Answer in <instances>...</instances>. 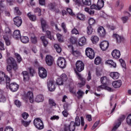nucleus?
<instances>
[{"instance_id": "1", "label": "nucleus", "mask_w": 131, "mask_h": 131, "mask_svg": "<svg viewBox=\"0 0 131 131\" xmlns=\"http://www.w3.org/2000/svg\"><path fill=\"white\" fill-rule=\"evenodd\" d=\"M0 74H2V75L4 76V78H5L6 80V88L7 89H10V91L11 92H17L18 91V89H19V85L17 84L16 82H12L10 84V81H11V79L9 76L7 75H6L5 73L3 72H1Z\"/></svg>"}, {"instance_id": "2", "label": "nucleus", "mask_w": 131, "mask_h": 131, "mask_svg": "<svg viewBox=\"0 0 131 131\" xmlns=\"http://www.w3.org/2000/svg\"><path fill=\"white\" fill-rule=\"evenodd\" d=\"M23 99L25 102H28V101H30V103H33V102H34L33 93L31 91H29L27 93H25Z\"/></svg>"}, {"instance_id": "3", "label": "nucleus", "mask_w": 131, "mask_h": 131, "mask_svg": "<svg viewBox=\"0 0 131 131\" xmlns=\"http://www.w3.org/2000/svg\"><path fill=\"white\" fill-rule=\"evenodd\" d=\"M33 123L37 129H43L45 127V126H43V122L40 118H37L35 119L33 121Z\"/></svg>"}, {"instance_id": "4", "label": "nucleus", "mask_w": 131, "mask_h": 131, "mask_svg": "<svg viewBox=\"0 0 131 131\" xmlns=\"http://www.w3.org/2000/svg\"><path fill=\"white\" fill-rule=\"evenodd\" d=\"M57 64L58 67L61 69H64V68H66L67 62L64 57H60L57 59Z\"/></svg>"}, {"instance_id": "5", "label": "nucleus", "mask_w": 131, "mask_h": 131, "mask_svg": "<svg viewBox=\"0 0 131 131\" xmlns=\"http://www.w3.org/2000/svg\"><path fill=\"white\" fill-rule=\"evenodd\" d=\"M6 62L8 65H11L12 66L13 69L15 71L18 69V66L17 65V62L15 59L13 57H9L6 59Z\"/></svg>"}, {"instance_id": "6", "label": "nucleus", "mask_w": 131, "mask_h": 131, "mask_svg": "<svg viewBox=\"0 0 131 131\" xmlns=\"http://www.w3.org/2000/svg\"><path fill=\"white\" fill-rule=\"evenodd\" d=\"M85 55L89 58V59H91L92 60V59H94L95 58V51L93 49L91 48H87L85 49Z\"/></svg>"}, {"instance_id": "7", "label": "nucleus", "mask_w": 131, "mask_h": 131, "mask_svg": "<svg viewBox=\"0 0 131 131\" xmlns=\"http://www.w3.org/2000/svg\"><path fill=\"white\" fill-rule=\"evenodd\" d=\"M98 10V6L95 4L91 5L90 8L88 7L84 8L85 12L90 14V15H94L95 14V10Z\"/></svg>"}, {"instance_id": "8", "label": "nucleus", "mask_w": 131, "mask_h": 131, "mask_svg": "<svg viewBox=\"0 0 131 131\" xmlns=\"http://www.w3.org/2000/svg\"><path fill=\"white\" fill-rule=\"evenodd\" d=\"M38 70V74L40 78H46V77L48 76V73L47 72V70H46V69H45L43 67H39Z\"/></svg>"}, {"instance_id": "9", "label": "nucleus", "mask_w": 131, "mask_h": 131, "mask_svg": "<svg viewBox=\"0 0 131 131\" xmlns=\"http://www.w3.org/2000/svg\"><path fill=\"white\" fill-rule=\"evenodd\" d=\"M76 69L78 72H81L84 70V63L81 61H77L76 63Z\"/></svg>"}, {"instance_id": "10", "label": "nucleus", "mask_w": 131, "mask_h": 131, "mask_svg": "<svg viewBox=\"0 0 131 131\" xmlns=\"http://www.w3.org/2000/svg\"><path fill=\"white\" fill-rule=\"evenodd\" d=\"M75 126H76L74 124V121H71L69 126L64 125V130L62 131H74L75 130Z\"/></svg>"}, {"instance_id": "11", "label": "nucleus", "mask_w": 131, "mask_h": 131, "mask_svg": "<svg viewBox=\"0 0 131 131\" xmlns=\"http://www.w3.org/2000/svg\"><path fill=\"white\" fill-rule=\"evenodd\" d=\"M124 119H125V116L121 115L118 119V123L117 124H116L115 126H114V127L112 129V131L116 130V129H117V128H118V127H119V126H120V124H121V122H122V121H123V120H124Z\"/></svg>"}, {"instance_id": "12", "label": "nucleus", "mask_w": 131, "mask_h": 131, "mask_svg": "<svg viewBox=\"0 0 131 131\" xmlns=\"http://www.w3.org/2000/svg\"><path fill=\"white\" fill-rule=\"evenodd\" d=\"M46 63L48 66H52L54 63V58L51 55H47L45 59Z\"/></svg>"}, {"instance_id": "13", "label": "nucleus", "mask_w": 131, "mask_h": 131, "mask_svg": "<svg viewBox=\"0 0 131 131\" xmlns=\"http://www.w3.org/2000/svg\"><path fill=\"white\" fill-rule=\"evenodd\" d=\"M76 74L77 76H78V79L81 80L82 81L81 82L79 83L78 84V86H79V88H81L82 86H83L84 84H85V79L82 78V77L81 76V74H80V73H76Z\"/></svg>"}, {"instance_id": "14", "label": "nucleus", "mask_w": 131, "mask_h": 131, "mask_svg": "<svg viewBox=\"0 0 131 131\" xmlns=\"http://www.w3.org/2000/svg\"><path fill=\"white\" fill-rule=\"evenodd\" d=\"M109 47V42L107 41H103L100 44V47L102 51H106Z\"/></svg>"}, {"instance_id": "15", "label": "nucleus", "mask_w": 131, "mask_h": 131, "mask_svg": "<svg viewBox=\"0 0 131 131\" xmlns=\"http://www.w3.org/2000/svg\"><path fill=\"white\" fill-rule=\"evenodd\" d=\"M15 25H16L17 27H20L22 24V19L19 16H16L13 18Z\"/></svg>"}, {"instance_id": "16", "label": "nucleus", "mask_w": 131, "mask_h": 131, "mask_svg": "<svg viewBox=\"0 0 131 131\" xmlns=\"http://www.w3.org/2000/svg\"><path fill=\"white\" fill-rule=\"evenodd\" d=\"M48 90L50 92H54V91L56 90V87L55 86V84H54V81L53 80L49 81L48 82Z\"/></svg>"}, {"instance_id": "17", "label": "nucleus", "mask_w": 131, "mask_h": 131, "mask_svg": "<svg viewBox=\"0 0 131 131\" xmlns=\"http://www.w3.org/2000/svg\"><path fill=\"white\" fill-rule=\"evenodd\" d=\"M122 84V81L121 80H117L114 81L112 83V85L115 88V89H119Z\"/></svg>"}, {"instance_id": "18", "label": "nucleus", "mask_w": 131, "mask_h": 131, "mask_svg": "<svg viewBox=\"0 0 131 131\" xmlns=\"http://www.w3.org/2000/svg\"><path fill=\"white\" fill-rule=\"evenodd\" d=\"M12 36L15 39H19L21 38V32L19 30H16L13 32Z\"/></svg>"}, {"instance_id": "19", "label": "nucleus", "mask_w": 131, "mask_h": 131, "mask_svg": "<svg viewBox=\"0 0 131 131\" xmlns=\"http://www.w3.org/2000/svg\"><path fill=\"white\" fill-rule=\"evenodd\" d=\"M98 32L101 37H104L105 35H106V31L105 30V29H104V27H99L98 28Z\"/></svg>"}, {"instance_id": "20", "label": "nucleus", "mask_w": 131, "mask_h": 131, "mask_svg": "<svg viewBox=\"0 0 131 131\" xmlns=\"http://www.w3.org/2000/svg\"><path fill=\"white\" fill-rule=\"evenodd\" d=\"M110 77L113 78V79H118L119 78V76H120V74L117 72H112L110 74Z\"/></svg>"}, {"instance_id": "21", "label": "nucleus", "mask_w": 131, "mask_h": 131, "mask_svg": "<svg viewBox=\"0 0 131 131\" xmlns=\"http://www.w3.org/2000/svg\"><path fill=\"white\" fill-rule=\"evenodd\" d=\"M21 74L23 75V79L25 82L29 81V79H30V77H29V73H28V72L26 71H23L21 73Z\"/></svg>"}, {"instance_id": "22", "label": "nucleus", "mask_w": 131, "mask_h": 131, "mask_svg": "<svg viewBox=\"0 0 131 131\" xmlns=\"http://www.w3.org/2000/svg\"><path fill=\"white\" fill-rule=\"evenodd\" d=\"M112 55L115 59H119V58H120V51L118 50H115L112 51Z\"/></svg>"}, {"instance_id": "23", "label": "nucleus", "mask_w": 131, "mask_h": 131, "mask_svg": "<svg viewBox=\"0 0 131 131\" xmlns=\"http://www.w3.org/2000/svg\"><path fill=\"white\" fill-rule=\"evenodd\" d=\"M4 36H6V37H11L12 36V31L9 27L5 28Z\"/></svg>"}, {"instance_id": "24", "label": "nucleus", "mask_w": 131, "mask_h": 131, "mask_svg": "<svg viewBox=\"0 0 131 131\" xmlns=\"http://www.w3.org/2000/svg\"><path fill=\"white\" fill-rule=\"evenodd\" d=\"M41 22V26L42 28V30L43 32L46 31V28L48 27V25L47 24V21L44 20L43 18H41L40 20Z\"/></svg>"}, {"instance_id": "25", "label": "nucleus", "mask_w": 131, "mask_h": 131, "mask_svg": "<svg viewBox=\"0 0 131 131\" xmlns=\"http://www.w3.org/2000/svg\"><path fill=\"white\" fill-rule=\"evenodd\" d=\"M86 44V39L84 37H82L80 38L78 41V46L79 47H82Z\"/></svg>"}, {"instance_id": "26", "label": "nucleus", "mask_w": 131, "mask_h": 131, "mask_svg": "<svg viewBox=\"0 0 131 131\" xmlns=\"http://www.w3.org/2000/svg\"><path fill=\"white\" fill-rule=\"evenodd\" d=\"M91 40L92 41V43L96 44L98 43L99 40H100V38H99L98 36L93 35L91 36Z\"/></svg>"}, {"instance_id": "27", "label": "nucleus", "mask_w": 131, "mask_h": 131, "mask_svg": "<svg viewBox=\"0 0 131 131\" xmlns=\"http://www.w3.org/2000/svg\"><path fill=\"white\" fill-rule=\"evenodd\" d=\"M20 41L23 43H28L29 42V38L26 36H21L20 38Z\"/></svg>"}, {"instance_id": "28", "label": "nucleus", "mask_w": 131, "mask_h": 131, "mask_svg": "<svg viewBox=\"0 0 131 131\" xmlns=\"http://www.w3.org/2000/svg\"><path fill=\"white\" fill-rule=\"evenodd\" d=\"M97 9L98 10H101L103 7H104V1L103 0H98L97 2Z\"/></svg>"}, {"instance_id": "29", "label": "nucleus", "mask_w": 131, "mask_h": 131, "mask_svg": "<svg viewBox=\"0 0 131 131\" xmlns=\"http://www.w3.org/2000/svg\"><path fill=\"white\" fill-rule=\"evenodd\" d=\"M113 37L116 39L117 42H121L122 40V37H121L119 35L116 33L113 34Z\"/></svg>"}, {"instance_id": "30", "label": "nucleus", "mask_w": 131, "mask_h": 131, "mask_svg": "<svg viewBox=\"0 0 131 131\" xmlns=\"http://www.w3.org/2000/svg\"><path fill=\"white\" fill-rule=\"evenodd\" d=\"M27 16L31 21H36V16L31 13H28Z\"/></svg>"}, {"instance_id": "31", "label": "nucleus", "mask_w": 131, "mask_h": 131, "mask_svg": "<svg viewBox=\"0 0 131 131\" xmlns=\"http://www.w3.org/2000/svg\"><path fill=\"white\" fill-rule=\"evenodd\" d=\"M35 101L37 103H40V102H42L43 101V96L42 95H38L36 97Z\"/></svg>"}, {"instance_id": "32", "label": "nucleus", "mask_w": 131, "mask_h": 131, "mask_svg": "<svg viewBox=\"0 0 131 131\" xmlns=\"http://www.w3.org/2000/svg\"><path fill=\"white\" fill-rule=\"evenodd\" d=\"M100 81L103 85H106L108 82V78L106 76L102 77L100 79Z\"/></svg>"}, {"instance_id": "33", "label": "nucleus", "mask_w": 131, "mask_h": 131, "mask_svg": "<svg viewBox=\"0 0 131 131\" xmlns=\"http://www.w3.org/2000/svg\"><path fill=\"white\" fill-rule=\"evenodd\" d=\"M102 63V59L101 57L98 56L95 58L94 60V63L95 65H99V64H101Z\"/></svg>"}, {"instance_id": "34", "label": "nucleus", "mask_w": 131, "mask_h": 131, "mask_svg": "<svg viewBox=\"0 0 131 131\" xmlns=\"http://www.w3.org/2000/svg\"><path fill=\"white\" fill-rule=\"evenodd\" d=\"M74 124L76 126H79L80 125V119H79V117L77 116L75 118Z\"/></svg>"}, {"instance_id": "35", "label": "nucleus", "mask_w": 131, "mask_h": 131, "mask_svg": "<svg viewBox=\"0 0 131 131\" xmlns=\"http://www.w3.org/2000/svg\"><path fill=\"white\" fill-rule=\"evenodd\" d=\"M40 39L42 41L44 47H47L49 45V41L46 39V37L43 36H41Z\"/></svg>"}, {"instance_id": "36", "label": "nucleus", "mask_w": 131, "mask_h": 131, "mask_svg": "<svg viewBox=\"0 0 131 131\" xmlns=\"http://www.w3.org/2000/svg\"><path fill=\"white\" fill-rule=\"evenodd\" d=\"M105 63L106 64H108V65H111V66H113V67H114V68H116V63L114 62L113 60H112L111 59L107 60L105 62Z\"/></svg>"}, {"instance_id": "37", "label": "nucleus", "mask_w": 131, "mask_h": 131, "mask_svg": "<svg viewBox=\"0 0 131 131\" xmlns=\"http://www.w3.org/2000/svg\"><path fill=\"white\" fill-rule=\"evenodd\" d=\"M31 41L32 43L35 44L37 42V38L35 36V35H32L31 36Z\"/></svg>"}, {"instance_id": "38", "label": "nucleus", "mask_w": 131, "mask_h": 131, "mask_svg": "<svg viewBox=\"0 0 131 131\" xmlns=\"http://www.w3.org/2000/svg\"><path fill=\"white\" fill-rule=\"evenodd\" d=\"M124 5L123 3H122V2H120L119 1H118L116 2V7L117 8H119V9H120V10H121V9H122L124 7Z\"/></svg>"}, {"instance_id": "39", "label": "nucleus", "mask_w": 131, "mask_h": 131, "mask_svg": "<svg viewBox=\"0 0 131 131\" xmlns=\"http://www.w3.org/2000/svg\"><path fill=\"white\" fill-rule=\"evenodd\" d=\"M9 37H7V36H4L3 38L4 40L5 41V42L6 43V46H10L11 45V40H10V39H9Z\"/></svg>"}, {"instance_id": "40", "label": "nucleus", "mask_w": 131, "mask_h": 131, "mask_svg": "<svg viewBox=\"0 0 131 131\" xmlns=\"http://www.w3.org/2000/svg\"><path fill=\"white\" fill-rule=\"evenodd\" d=\"M93 32H94V29H93V27H92V26H89L87 27V34L90 35L92 34Z\"/></svg>"}, {"instance_id": "41", "label": "nucleus", "mask_w": 131, "mask_h": 131, "mask_svg": "<svg viewBox=\"0 0 131 131\" xmlns=\"http://www.w3.org/2000/svg\"><path fill=\"white\" fill-rule=\"evenodd\" d=\"M76 17L77 19H79V20H81L82 21H83L84 19H85V16L81 13H79L77 14Z\"/></svg>"}, {"instance_id": "42", "label": "nucleus", "mask_w": 131, "mask_h": 131, "mask_svg": "<svg viewBox=\"0 0 131 131\" xmlns=\"http://www.w3.org/2000/svg\"><path fill=\"white\" fill-rule=\"evenodd\" d=\"M77 94L78 95L77 98L79 99H81V98L83 97V95H84V92L81 90H79Z\"/></svg>"}, {"instance_id": "43", "label": "nucleus", "mask_w": 131, "mask_h": 131, "mask_svg": "<svg viewBox=\"0 0 131 131\" xmlns=\"http://www.w3.org/2000/svg\"><path fill=\"white\" fill-rule=\"evenodd\" d=\"M14 55L17 62L20 63L22 61V57H21V56L18 53H15Z\"/></svg>"}, {"instance_id": "44", "label": "nucleus", "mask_w": 131, "mask_h": 131, "mask_svg": "<svg viewBox=\"0 0 131 131\" xmlns=\"http://www.w3.org/2000/svg\"><path fill=\"white\" fill-rule=\"evenodd\" d=\"M82 3L84 6H91L92 5L91 0H82Z\"/></svg>"}, {"instance_id": "45", "label": "nucleus", "mask_w": 131, "mask_h": 131, "mask_svg": "<svg viewBox=\"0 0 131 131\" xmlns=\"http://www.w3.org/2000/svg\"><path fill=\"white\" fill-rule=\"evenodd\" d=\"M54 48L58 53H61L62 52V49L61 47H60V46H59V44H55L54 45Z\"/></svg>"}, {"instance_id": "46", "label": "nucleus", "mask_w": 131, "mask_h": 131, "mask_svg": "<svg viewBox=\"0 0 131 131\" xmlns=\"http://www.w3.org/2000/svg\"><path fill=\"white\" fill-rule=\"evenodd\" d=\"M59 78H61V79L62 80L63 82L65 81H67V79H68V77H67V75H66V74H61Z\"/></svg>"}, {"instance_id": "47", "label": "nucleus", "mask_w": 131, "mask_h": 131, "mask_svg": "<svg viewBox=\"0 0 131 131\" xmlns=\"http://www.w3.org/2000/svg\"><path fill=\"white\" fill-rule=\"evenodd\" d=\"M56 36L57 37V39L59 42H63V36L61 35V34L57 33L56 34Z\"/></svg>"}, {"instance_id": "48", "label": "nucleus", "mask_w": 131, "mask_h": 131, "mask_svg": "<svg viewBox=\"0 0 131 131\" xmlns=\"http://www.w3.org/2000/svg\"><path fill=\"white\" fill-rule=\"evenodd\" d=\"M22 125H24V126H25L26 127H27L29 124H30V122H31V121H25L23 120L21 121Z\"/></svg>"}, {"instance_id": "49", "label": "nucleus", "mask_w": 131, "mask_h": 131, "mask_svg": "<svg viewBox=\"0 0 131 131\" xmlns=\"http://www.w3.org/2000/svg\"><path fill=\"white\" fill-rule=\"evenodd\" d=\"M46 36L48 38H50V40H53L54 39V36L51 35V32L49 31H46Z\"/></svg>"}, {"instance_id": "50", "label": "nucleus", "mask_w": 131, "mask_h": 131, "mask_svg": "<svg viewBox=\"0 0 131 131\" xmlns=\"http://www.w3.org/2000/svg\"><path fill=\"white\" fill-rule=\"evenodd\" d=\"M88 23L91 26V25H94V24L96 23V20H95V19H94V18L91 17L88 20Z\"/></svg>"}, {"instance_id": "51", "label": "nucleus", "mask_w": 131, "mask_h": 131, "mask_svg": "<svg viewBox=\"0 0 131 131\" xmlns=\"http://www.w3.org/2000/svg\"><path fill=\"white\" fill-rule=\"evenodd\" d=\"M121 20L123 24H125L128 21V16H122L121 18Z\"/></svg>"}, {"instance_id": "52", "label": "nucleus", "mask_w": 131, "mask_h": 131, "mask_svg": "<svg viewBox=\"0 0 131 131\" xmlns=\"http://www.w3.org/2000/svg\"><path fill=\"white\" fill-rule=\"evenodd\" d=\"M70 40L71 43H77V38L75 37H71Z\"/></svg>"}, {"instance_id": "53", "label": "nucleus", "mask_w": 131, "mask_h": 131, "mask_svg": "<svg viewBox=\"0 0 131 131\" xmlns=\"http://www.w3.org/2000/svg\"><path fill=\"white\" fill-rule=\"evenodd\" d=\"M14 104L18 108H20V107H21V105H22V103H21L19 100H15L14 101Z\"/></svg>"}, {"instance_id": "54", "label": "nucleus", "mask_w": 131, "mask_h": 131, "mask_svg": "<svg viewBox=\"0 0 131 131\" xmlns=\"http://www.w3.org/2000/svg\"><path fill=\"white\" fill-rule=\"evenodd\" d=\"M63 82H64L63 81V80L62 79H61L60 78H58L56 80V84L58 85H63Z\"/></svg>"}, {"instance_id": "55", "label": "nucleus", "mask_w": 131, "mask_h": 131, "mask_svg": "<svg viewBox=\"0 0 131 131\" xmlns=\"http://www.w3.org/2000/svg\"><path fill=\"white\" fill-rule=\"evenodd\" d=\"M126 122L131 126V114L129 115L126 118Z\"/></svg>"}, {"instance_id": "56", "label": "nucleus", "mask_w": 131, "mask_h": 131, "mask_svg": "<svg viewBox=\"0 0 131 131\" xmlns=\"http://www.w3.org/2000/svg\"><path fill=\"white\" fill-rule=\"evenodd\" d=\"M34 13H38V16H41V10L39 8H36L34 10Z\"/></svg>"}, {"instance_id": "57", "label": "nucleus", "mask_w": 131, "mask_h": 131, "mask_svg": "<svg viewBox=\"0 0 131 131\" xmlns=\"http://www.w3.org/2000/svg\"><path fill=\"white\" fill-rule=\"evenodd\" d=\"M49 103L50 106H56V103H55V101H54V100L52 99H50L49 100Z\"/></svg>"}, {"instance_id": "58", "label": "nucleus", "mask_w": 131, "mask_h": 131, "mask_svg": "<svg viewBox=\"0 0 131 131\" xmlns=\"http://www.w3.org/2000/svg\"><path fill=\"white\" fill-rule=\"evenodd\" d=\"M14 13L16 14V15H21V11L19 10V8L18 7L14 8Z\"/></svg>"}, {"instance_id": "59", "label": "nucleus", "mask_w": 131, "mask_h": 131, "mask_svg": "<svg viewBox=\"0 0 131 131\" xmlns=\"http://www.w3.org/2000/svg\"><path fill=\"white\" fill-rule=\"evenodd\" d=\"M61 27L63 29V30L64 32L65 33H67L68 30H67V29L66 28V25L65 24V23H62L61 24Z\"/></svg>"}, {"instance_id": "60", "label": "nucleus", "mask_w": 131, "mask_h": 131, "mask_svg": "<svg viewBox=\"0 0 131 131\" xmlns=\"http://www.w3.org/2000/svg\"><path fill=\"white\" fill-rule=\"evenodd\" d=\"M71 33L72 34H75L76 35L77 34H79V33L78 32V30H77V29L74 28L72 29V30L71 31Z\"/></svg>"}, {"instance_id": "61", "label": "nucleus", "mask_w": 131, "mask_h": 131, "mask_svg": "<svg viewBox=\"0 0 131 131\" xmlns=\"http://www.w3.org/2000/svg\"><path fill=\"white\" fill-rule=\"evenodd\" d=\"M119 61L121 63V65L122 67H123V68H125V67H126V66L125 64V62H124V60L121 59L119 60Z\"/></svg>"}, {"instance_id": "62", "label": "nucleus", "mask_w": 131, "mask_h": 131, "mask_svg": "<svg viewBox=\"0 0 131 131\" xmlns=\"http://www.w3.org/2000/svg\"><path fill=\"white\" fill-rule=\"evenodd\" d=\"M4 131H14V129L12 127L8 126L5 127Z\"/></svg>"}, {"instance_id": "63", "label": "nucleus", "mask_w": 131, "mask_h": 131, "mask_svg": "<svg viewBox=\"0 0 131 131\" xmlns=\"http://www.w3.org/2000/svg\"><path fill=\"white\" fill-rule=\"evenodd\" d=\"M69 114V113H68V111L66 110H64L62 112V115H63L64 117H68Z\"/></svg>"}, {"instance_id": "64", "label": "nucleus", "mask_w": 131, "mask_h": 131, "mask_svg": "<svg viewBox=\"0 0 131 131\" xmlns=\"http://www.w3.org/2000/svg\"><path fill=\"white\" fill-rule=\"evenodd\" d=\"M29 116V115H28V113H24L22 114V117L23 118H24V119H27Z\"/></svg>"}]
</instances>
